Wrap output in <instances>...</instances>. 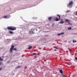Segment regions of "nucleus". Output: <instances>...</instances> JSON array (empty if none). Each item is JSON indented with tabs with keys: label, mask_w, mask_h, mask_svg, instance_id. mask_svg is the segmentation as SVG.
I'll return each mask as SVG.
<instances>
[{
	"label": "nucleus",
	"mask_w": 77,
	"mask_h": 77,
	"mask_svg": "<svg viewBox=\"0 0 77 77\" xmlns=\"http://www.w3.org/2000/svg\"><path fill=\"white\" fill-rule=\"evenodd\" d=\"M13 50H15V51H16L17 50V48H13Z\"/></svg>",
	"instance_id": "16"
},
{
	"label": "nucleus",
	"mask_w": 77,
	"mask_h": 77,
	"mask_svg": "<svg viewBox=\"0 0 77 77\" xmlns=\"http://www.w3.org/2000/svg\"><path fill=\"white\" fill-rule=\"evenodd\" d=\"M69 51L70 52H71V50L69 49Z\"/></svg>",
	"instance_id": "25"
},
{
	"label": "nucleus",
	"mask_w": 77,
	"mask_h": 77,
	"mask_svg": "<svg viewBox=\"0 0 77 77\" xmlns=\"http://www.w3.org/2000/svg\"><path fill=\"white\" fill-rule=\"evenodd\" d=\"M54 24H53L52 25V26H54Z\"/></svg>",
	"instance_id": "27"
},
{
	"label": "nucleus",
	"mask_w": 77,
	"mask_h": 77,
	"mask_svg": "<svg viewBox=\"0 0 77 77\" xmlns=\"http://www.w3.org/2000/svg\"><path fill=\"white\" fill-rule=\"evenodd\" d=\"M25 69L27 68V67H25Z\"/></svg>",
	"instance_id": "28"
},
{
	"label": "nucleus",
	"mask_w": 77,
	"mask_h": 77,
	"mask_svg": "<svg viewBox=\"0 0 77 77\" xmlns=\"http://www.w3.org/2000/svg\"><path fill=\"white\" fill-rule=\"evenodd\" d=\"M21 67V66H19L17 67V68H20Z\"/></svg>",
	"instance_id": "15"
},
{
	"label": "nucleus",
	"mask_w": 77,
	"mask_h": 77,
	"mask_svg": "<svg viewBox=\"0 0 77 77\" xmlns=\"http://www.w3.org/2000/svg\"><path fill=\"white\" fill-rule=\"evenodd\" d=\"M57 16H58L59 17V19L57 18H56L55 19L56 21H60V20H61V18H60V15L59 14H57Z\"/></svg>",
	"instance_id": "3"
},
{
	"label": "nucleus",
	"mask_w": 77,
	"mask_h": 77,
	"mask_svg": "<svg viewBox=\"0 0 77 77\" xmlns=\"http://www.w3.org/2000/svg\"><path fill=\"white\" fill-rule=\"evenodd\" d=\"M2 68H0V71L1 70H2Z\"/></svg>",
	"instance_id": "26"
},
{
	"label": "nucleus",
	"mask_w": 77,
	"mask_h": 77,
	"mask_svg": "<svg viewBox=\"0 0 77 77\" xmlns=\"http://www.w3.org/2000/svg\"><path fill=\"white\" fill-rule=\"evenodd\" d=\"M35 54H36V53H33V55H35Z\"/></svg>",
	"instance_id": "22"
},
{
	"label": "nucleus",
	"mask_w": 77,
	"mask_h": 77,
	"mask_svg": "<svg viewBox=\"0 0 77 77\" xmlns=\"http://www.w3.org/2000/svg\"><path fill=\"white\" fill-rule=\"evenodd\" d=\"M71 29H72V28H71V27H69V28H68V30H71Z\"/></svg>",
	"instance_id": "17"
},
{
	"label": "nucleus",
	"mask_w": 77,
	"mask_h": 77,
	"mask_svg": "<svg viewBox=\"0 0 77 77\" xmlns=\"http://www.w3.org/2000/svg\"><path fill=\"white\" fill-rule=\"evenodd\" d=\"M31 48H32V46H29V48H28V49H31Z\"/></svg>",
	"instance_id": "9"
},
{
	"label": "nucleus",
	"mask_w": 77,
	"mask_h": 77,
	"mask_svg": "<svg viewBox=\"0 0 77 77\" xmlns=\"http://www.w3.org/2000/svg\"><path fill=\"white\" fill-rule=\"evenodd\" d=\"M11 34H13V32L11 31H10L9 32Z\"/></svg>",
	"instance_id": "12"
},
{
	"label": "nucleus",
	"mask_w": 77,
	"mask_h": 77,
	"mask_svg": "<svg viewBox=\"0 0 77 77\" xmlns=\"http://www.w3.org/2000/svg\"><path fill=\"white\" fill-rule=\"evenodd\" d=\"M39 29H40V28H39Z\"/></svg>",
	"instance_id": "33"
},
{
	"label": "nucleus",
	"mask_w": 77,
	"mask_h": 77,
	"mask_svg": "<svg viewBox=\"0 0 77 77\" xmlns=\"http://www.w3.org/2000/svg\"><path fill=\"white\" fill-rule=\"evenodd\" d=\"M3 60V59H2L1 57H0V60L1 61H2Z\"/></svg>",
	"instance_id": "14"
},
{
	"label": "nucleus",
	"mask_w": 77,
	"mask_h": 77,
	"mask_svg": "<svg viewBox=\"0 0 77 77\" xmlns=\"http://www.w3.org/2000/svg\"><path fill=\"white\" fill-rule=\"evenodd\" d=\"M54 48H56V49H58L57 48H56V47H54Z\"/></svg>",
	"instance_id": "24"
},
{
	"label": "nucleus",
	"mask_w": 77,
	"mask_h": 77,
	"mask_svg": "<svg viewBox=\"0 0 77 77\" xmlns=\"http://www.w3.org/2000/svg\"><path fill=\"white\" fill-rule=\"evenodd\" d=\"M68 23V24L72 25L71 24L69 23H69Z\"/></svg>",
	"instance_id": "21"
},
{
	"label": "nucleus",
	"mask_w": 77,
	"mask_h": 77,
	"mask_svg": "<svg viewBox=\"0 0 77 77\" xmlns=\"http://www.w3.org/2000/svg\"><path fill=\"white\" fill-rule=\"evenodd\" d=\"M3 18H7V16H5L3 17Z\"/></svg>",
	"instance_id": "13"
},
{
	"label": "nucleus",
	"mask_w": 77,
	"mask_h": 77,
	"mask_svg": "<svg viewBox=\"0 0 77 77\" xmlns=\"http://www.w3.org/2000/svg\"><path fill=\"white\" fill-rule=\"evenodd\" d=\"M52 18V17H49L48 18V20H49V21H51Z\"/></svg>",
	"instance_id": "6"
},
{
	"label": "nucleus",
	"mask_w": 77,
	"mask_h": 77,
	"mask_svg": "<svg viewBox=\"0 0 77 77\" xmlns=\"http://www.w3.org/2000/svg\"><path fill=\"white\" fill-rule=\"evenodd\" d=\"M73 42H74V43L75 42H77V41L75 40H73Z\"/></svg>",
	"instance_id": "11"
},
{
	"label": "nucleus",
	"mask_w": 77,
	"mask_h": 77,
	"mask_svg": "<svg viewBox=\"0 0 77 77\" xmlns=\"http://www.w3.org/2000/svg\"><path fill=\"white\" fill-rule=\"evenodd\" d=\"M60 72L61 73V74H62L63 73V71H62V70L61 69L60 70Z\"/></svg>",
	"instance_id": "10"
},
{
	"label": "nucleus",
	"mask_w": 77,
	"mask_h": 77,
	"mask_svg": "<svg viewBox=\"0 0 77 77\" xmlns=\"http://www.w3.org/2000/svg\"><path fill=\"white\" fill-rule=\"evenodd\" d=\"M54 51H56V49H54Z\"/></svg>",
	"instance_id": "29"
},
{
	"label": "nucleus",
	"mask_w": 77,
	"mask_h": 77,
	"mask_svg": "<svg viewBox=\"0 0 77 77\" xmlns=\"http://www.w3.org/2000/svg\"><path fill=\"white\" fill-rule=\"evenodd\" d=\"M62 77H67L66 76H65V75H62Z\"/></svg>",
	"instance_id": "20"
},
{
	"label": "nucleus",
	"mask_w": 77,
	"mask_h": 77,
	"mask_svg": "<svg viewBox=\"0 0 77 77\" xmlns=\"http://www.w3.org/2000/svg\"><path fill=\"white\" fill-rule=\"evenodd\" d=\"M32 33H33V32H32Z\"/></svg>",
	"instance_id": "32"
},
{
	"label": "nucleus",
	"mask_w": 77,
	"mask_h": 77,
	"mask_svg": "<svg viewBox=\"0 0 77 77\" xmlns=\"http://www.w3.org/2000/svg\"><path fill=\"white\" fill-rule=\"evenodd\" d=\"M63 34H64V32H61V33L58 34L57 35H63Z\"/></svg>",
	"instance_id": "7"
},
{
	"label": "nucleus",
	"mask_w": 77,
	"mask_h": 77,
	"mask_svg": "<svg viewBox=\"0 0 77 77\" xmlns=\"http://www.w3.org/2000/svg\"><path fill=\"white\" fill-rule=\"evenodd\" d=\"M72 4H73V1H71L68 4L67 6L68 7H69V8H71L70 6L72 5Z\"/></svg>",
	"instance_id": "2"
},
{
	"label": "nucleus",
	"mask_w": 77,
	"mask_h": 77,
	"mask_svg": "<svg viewBox=\"0 0 77 77\" xmlns=\"http://www.w3.org/2000/svg\"><path fill=\"white\" fill-rule=\"evenodd\" d=\"M76 15H77V11H76Z\"/></svg>",
	"instance_id": "30"
},
{
	"label": "nucleus",
	"mask_w": 77,
	"mask_h": 77,
	"mask_svg": "<svg viewBox=\"0 0 77 77\" xmlns=\"http://www.w3.org/2000/svg\"><path fill=\"white\" fill-rule=\"evenodd\" d=\"M1 63V62H0V63Z\"/></svg>",
	"instance_id": "31"
},
{
	"label": "nucleus",
	"mask_w": 77,
	"mask_h": 77,
	"mask_svg": "<svg viewBox=\"0 0 77 77\" xmlns=\"http://www.w3.org/2000/svg\"><path fill=\"white\" fill-rule=\"evenodd\" d=\"M66 22H68V23H69V20H68V19H66L65 20Z\"/></svg>",
	"instance_id": "8"
},
{
	"label": "nucleus",
	"mask_w": 77,
	"mask_h": 77,
	"mask_svg": "<svg viewBox=\"0 0 77 77\" xmlns=\"http://www.w3.org/2000/svg\"><path fill=\"white\" fill-rule=\"evenodd\" d=\"M70 12V11H69V10H67V11H66V12L67 13H68V12Z\"/></svg>",
	"instance_id": "19"
},
{
	"label": "nucleus",
	"mask_w": 77,
	"mask_h": 77,
	"mask_svg": "<svg viewBox=\"0 0 77 77\" xmlns=\"http://www.w3.org/2000/svg\"><path fill=\"white\" fill-rule=\"evenodd\" d=\"M3 65V63H2V62H1L0 65Z\"/></svg>",
	"instance_id": "18"
},
{
	"label": "nucleus",
	"mask_w": 77,
	"mask_h": 77,
	"mask_svg": "<svg viewBox=\"0 0 77 77\" xmlns=\"http://www.w3.org/2000/svg\"><path fill=\"white\" fill-rule=\"evenodd\" d=\"M7 29L9 30H11V31H13V30H16V27L14 26H8L7 27Z\"/></svg>",
	"instance_id": "1"
},
{
	"label": "nucleus",
	"mask_w": 77,
	"mask_h": 77,
	"mask_svg": "<svg viewBox=\"0 0 77 77\" xmlns=\"http://www.w3.org/2000/svg\"><path fill=\"white\" fill-rule=\"evenodd\" d=\"M63 23H64V21H63V19H62L61 20V21L60 22V24H63Z\"/></svg>",
	"instance_id": "5"
},
{
	"label": "nucleus",
	"mask_w": 77,
	"mask_h": 77,
	"mask_svg": "<svg viewBox=\"0 0 77 77\" xmlns=\"http://www.w3.org/2000/svg\"><path fill=\"white\" fill-rule=\"evenodd\" d=\"M14 47H15V46H14V45H12L11 46V47L10 48V52L11 53H12V50H13V48H14Z\"/></svg>",
	"instance_id": "4"
},
{
	"label": "nucleus",
	"mask_w": 77,
	"mask_h": 77,
	"mask_svg": "<svg viewBox=\"0 0 77 77\" xmlns=\"http://www.w3.org/2000/svg\"><path fill=\"white\" fill-rule=\"evenodd\" d=\"M75 60H77V57H75Z\"/></svg>",
	"instance_id": "23"
}]
</instances>
